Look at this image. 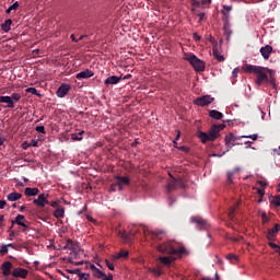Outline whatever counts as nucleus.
I'll use <instances>...</instances> for the list:
<instances>
[{"mask_svg": "<svg viewBox=\"0 0 280 280\" xmlns=\"http://www.w3.org/2000/svg\"><path fill=\"white\" fill-rule=\"evenodd\" d=\"M241 139H252V141H257V139H259V135L254 133L249 136H242Z\"/></svg>", "mask_w": 280, "mask_h": 280, "instance_id": "4c0bfd02", "label": "nucleus"}, {"mask_svg": "<svg viewBox=\"0 0 280 280\" xmlns=\"http://www.w3.org/2000/svg\"><path fill=\"white\" fill-rule=\"evenodd\" d=\"M257 185H260V187H266L268 185V183H266L264 180H257Z\"/></svg>", "mask_w": 280, "mask_h": 280, "instance_id": "6e6d98bb", "label": "nucleus"}, {"mask_svg": "<svg viewBox=\"0 0 280 280\" xmlns=\"http://www.w3.org/2000/svg\"><path fill=\"white\" fill-rule=\"evenodd\" d=\"M0 269L2 270V275L4 277H10L12 275V262L11 261H4Z\"/></svg>", "mask_w": 280, "mask_h": 280, "instance_id": "dca6fc26", "label": "nucleus"}, {"mask_svg": "<svg viewBox=\"0 0 280 280\" xmlns=\"http://www.w3.org/2000/svg\"><path fill=\"white\" fill-rule=\"evenodd\" d=\"M192 36H194V39L198 43V42H200V35H198V33H194L192 34Z\"/></svg>", "mask_w": 280, "mask_h": 280, "instance_id": "4d7b16f0", "label": "nucleus"}, {"mask_svg": "<svg viewBox=\"0 0 280 280\" xmlns=\"http://www.w3.org/2000/svg\"><path fill=\"white\" fill-rule=\"evenodd\" d=\"M149 272H151V275H153L154 277H161V275H163L161 268H150Z\"/></svg>", "mask_w": 280, "mask_h": 280, "instance_id": "2f4dec72", "label": "nucleus"}, {"mask_svg": "<svg viewBox=\"0 0 280 280\" xmlns=\"http://www.w3.org/2000/svg\"><path fill=\"white\" fill-rule=\"evenodd\" d=\"M30 147H31V148H38V141H37V140H32V141L30 142Z\"/></svg>", "mask_w": 280, "mask_h": 280, "instance_id": "3c124183", "label": "nucleus"}, {"mask_svg": "<svg viewBox=\"0 0 280 280\" xmlns=\"http://www.w3.org/2000/svg\"><path fill=\"white\" fill-rule=\"evenodd\" d=\"M237 137H235L233 133H229L228 136H225V145L226 148H233L234 145H237V143H235V141H237Z\"/></svg>", "mask_w": 280, "mask_h": 280, "instance_id": "a211bd4d", "label": "nucleus"}, {"mask_svg": "<svg viewBox=\"0 0 280 280\" xmlns=\"http://www.w3.org/2000/svg\"><path fill=\"white\" fill-rule=\"evenodd\" d=\"M15 233L14 231H12V229H9V237H14Z\"/></svg>", "mask_w": 280, "mask_h": 280, "instance_id": "e2e57ef3", "label": "nucleus"}, {"mask_svg": "<svg viewBox=\"0 0 280 280\" xmlns=\"http://www.w3.org/2000/svg\"><path fill=\"white\" fill-rule=\"evenodd\" d=\"M79 255H80V250H72L69 257L70 264L73 261V259H77Z\"/></svg>", "mask_w": 280, "mask_h": 280, "instance_id": "c9c22d12", "label": "nucleus"}, {"mask_svg": "<svg viewBox=\"0 0 280 280\" xmlns=\"http://www.w3.org/2000/svg\"><path fill=\"white\" fill-rule=\"evenodd\" d=\"M128 257V252L121 250L117 256H114V259H121Z\"/></svg>", "mask_w": 280, "mask_h": 280, "instance_id": "ea45409f", "label": "nucleus"}, {"mask_svg": "<svg viewBox=\"0 0 280 280\" xmlns=\"http://www.w3.org/2000/svg\"><path fill=\"white\" fill-rule=\"evenodd\" d=\"M272 205H275V207H280V196L273 198Z\"/></svg>", "mask_w": 280, "mask_h": 280, "instance_id": "de8ad7c7", "label": "nucleus"}, {"mask_svg": "<svg viewBox=\"0 0 280 280\" xmlns=\"http://www.w3.org/2000/svg\"><path fill=\"white\" fill-rule=\"evenodd\" d=\"M117 235L118 237L124 240L125 244H130V242H132V238L126 232L118 231Z\"/></svg>", "mask_w": 280, "mask_h": 280, "instance_id": "393cba45", "label": "nucleus"}, {"mask_svg": "<svg viewBox=\"0 0 280 280\" xmlns=\"http://www.w3.org/2000/svg\"><path fill=\"white\" fill-rule=\"evenodd\" d=\"M119 82H121V77L110 75L104 81V84L110 86V84H119Z\"/></svg>", "mask_w": 280, "mask_h": 280, "instance_id": "aec40b11", "label": "nucleus"}, {"mask_svg": "<svg viewBox=\"0 0 280 280\" xmlns=\"http://www.w3.org/2000/svg\"><path fill=\"white\" fill-rule=\"evenodd\" d=\"M240 73V68H235L233 71H232V78H237V74Z\"/></svg>", "mask_w": 280, "mask_h": 280, "instance_id": "603ef678", "label": "nucleus"}, {"mask_svg": "<svg viewBox=\"0 0 280 280\" xmlns=\"http://www.w3.org/2000/svg\"><path fill=\"white\" fill-rule=\"evenodd\" d=\"M85 268L88 270H92L93 277H95L96 279L104 280L106 273L95 267V265L88 262Z\"/></svg>", "mask_w": 280, "mask_h": 280, "instance_id": "1a4fd4ad", "label": "nucleus"}, {"mask_svg": "<svg viewBox=\"0 0 280 280\" xmlns=\"http://www.w3.org/2000/svg\"><path fill=\"white\" fill-rule=\"evenodd\" d=\"M103 280H113V273H109L108 276H104Z\"/></svg>", "mask_w": 280, "mask_h": 280, "instance_id": "13d9d810", "label": "nucleus"}, {"mask_svg": "<svg viewBox=\"0 0 280 280\" xmlns=\"http://www.w3.org/2000/svg\"><path fill=\"white\" fill-rule=\"evenodd\" d=\"M213 102H215V98L212 97L211 95H203L194 100V104L196 106H201V107L209 106V104H213Z\"/></svg>", "mask_w": 280, "mask_h": 280, "instance_id": "6e6552de", "label": "nucleus"}, {"mask_svg": "<svg viewBox=\"0 0 280 280\" xmlns=\"http://www.w3.org/2000/svg\"><path fill=\"white\" fill-rule=\"evenodd\" d=\"M55 218H65V208H57L54 212Z\"/></svg>", "mask_w": 280, "mask_h": 280, "instance_id": "7c9ffc66", "label": "nucleus"}, {"mask_svg": "<svg viewBox=\"0 0 280 280\" xmlns=\"http://www.w3.org/2000/svg\"><path fill=\"white\" fill-rule=\"evenodd\" d=\"M3 143H5V138H3V136H0V145H3Z\"/></svg>", "mask_w": 280, "mask_h": 280, "instance_id": "774afa93", "label": "nucleus"}, {"mask_svg": "<svg viewBox=\"0 0 280 280\" xmlns=\"http://www.w3.org/2000/svg\"><path fill=\"white\" fill-rule=\"evenodd\" d=\"M79 280H91V275L90 273H84V272H80L78 276Z\"/></svg>", "mask_w": 280, "mask_h": 280, "instance_id": "e433bc0d", "label": "nucleus"}, {"mask_svg": "<svg viewBox=\"0 0 280 280\" xmlns=\"http://www.w3.org/2000/svg\"><path fill=\"white\" fill-rule=\"evenodd\" d=\"M106 261V266L109 270H115V265H113V262H110V260H105Z\"/></svg>", "mask_w": 280, "mask_h": 280, "instance_id": "8fccbe9b", "label": "nucleus"}, {"mask_svg": "<svg viewBox=\"0 0 280 280\" xmlns=\"http://www.w3.org/2000/svg\"><path fill=\"white\" fill-rule=\"evenodd\" d=\"M1 30L4 31L5 33L10 32V30H12V20H5L4 23L1 24Z\"/></svg>", "mask_w": 280, "mask_h": 280, "instance_id": "cd10ccee", "label": "nucleus"}, {"mask_svg": "<svg viewBox=\"0 0 280 280\" xmlns=\"http://www.w3.org/2000/svg\"><path fill=\"white\" fill-rule=\"evenodd\" d=\"M0 104H8L7 108H14V101L11 96H0Z\"/></svg>", "mask_w": 280, "mask_h": 280, "instance_id": "4be33fe9", "label": "nucleus"}, {"mask_svg": "<svg viewBox=\"0 0 280 280\" xmlns=\"http://www.w3.org/2000/svg\"><path fill=\"white\" fill-rule=\"evenodd\" d=\"M270 248H273V250L279 248V245L275 244L272 241H269Z\"/></svg>", "mask_w": 280, "mask_h": 280, "instance_id": "864d4df0", "label": "nucleus"}, {"mask_svg": "<svg viewBox=\"0 0 280 280\" xmlns=\"http://www.w3.org/2000/svg\"><path fill=\"white\" fill-rule=\"evenodd\" d=\"M232 183H233V177L229 176L226 180V185H232Z\"/></svg>", "mask_w": 280, "mask_h": 280, "instance_id": "680f3d73", "label": "nucleus"}, {"mask_svg": "<svg viewBox=\"0 0 280 280\" xmlns=\"http://www.w3.org/2000/svg\"><path fill=\"white\" fill-rule=\"evenodd\" d=\"M242 174V167L237 166L228 173V176H235Z\"/></svg>", "mask_w": 280, "mask_h": 280, "instance_id": "72a5a7b5", "label": "nucleus"}, {"mask_svg": "<svg viewBox=\"0 0 280 280\" xmlns=\"http://www.w3.org/2000/svg\"><path fill=\"white\" fill-rule=\"evenodd\" d=\"M67 272H69V275H77L78 277L80 276V273L82 272V269L77 268V269H68Z\"/></svg>", "mask_w": 280, "mask_h": 280, "instance_id": "a19ab883", "label": "nucleus"}, {"mask_svg": "<svg viewBox=\"0 0 280 280\" xmlns=\"http://www.w3.org/2000/svg\"><path fill=\"white\" fill-rule=\"evenodd\" d=\"M22 148H23V150H27V148H30V144H27V142H23Z\"/></svg>", "mask_w": 280, "mask_h": 280, "instance_id": "69168bd1", "label": "nucleus"}, {"mask_svg": "<svg viewBox=\"0 0 280 280\" xmlns=\"http://www.w3.org/2000/svg\"><path fill=\"white\" fill-rule=\"evenodd\" d=\"M22 197L23 195H21L20 192H11L7 196V199L10 202H16V200H21Z\"/></svg>", "mask_w": 280, "mask_h": 280, "instance_id": "b1692460", "label": "nucleus"}, {"mask_svg": "<svg viewBox=\"0 0 280 280\" xmlns=\"http://www.w3.org/2000/svg\"><path fill=\"white\" fill-rule=\"evenodd\" d=\"M209 117H211V119H215L217 121H220L224 119V114H222L218 109H211L209 110Z\"/></svg>", "mask_w": 280, "mask_h": 280, "instance_id": "412c9836", "label": "nucleus"}, {"mask_svg": "<svg viewBox=\"0 0 280 280\" xmlns=\"http://www.w3.org/2000/svg\"><path fill=\"white\" fill-rule=\"evenodd\" d=\"M15 224L23 228L22 233H25V231L30 229V221H26L25 215L23 214H18L15 217V220L12 221V225L10 226V229H14Z\"/></svg>", "mask_w": 280, "mask_h": 280, "instance_id": "0eeeda50", "label": "nucleus"}, {"mask_svg": "<svg viewBox=\"0 0 280 280\" xmlns=\"http://www.w3.org/2000/svg\"><path fill=\"white\" fill-rule=\"evenodd\" d=\"M12 277H15L16 279H27V275H30V271L27 269H24V268H15L13 269L12 271Z\"/></svg>", "mask_w": 280, "mask_h": 280, "instance_id": "9d476101", "label": "nucleus"}, {"mask_svg": "<svg viewBox=\"0 0 280 280\" xmlns=\"http://www.w3.org/2000/svg\"><path fill=\"white\" fill-rule=\"evenodd\" d=\"M152 237L155 240H163L165 237V231L163 230H155L151 232Z\"/></svg>", "mask_w": 280, "mask_h": 280, "instance_id": "bb28decb", "label": "nucleus"}, {"mask_svg": "<svg viewBox=\"0 0 280 280\" xmlns=\"http://www.w3.org/2000/svg\"><path fill=\"white\" fill-rule=\"evenodd\" d=\"M212 54H213V57L215 58V60H218L219 62H224V56H222V54H220V51H218V48H213Z\"/></svg>", "mask_w": 280, "mask_h": 280, "instance_id": "c85d7f7f", "label": "nucleus"}, {"mask_svg": "<svg viewBox=\"0 0 280 280\" xmlns=\"http://www.w3.org/2000/svg\"><path fill=\"white\" fill-rule=\"evenodd\" d=\"M158 250L163 255H177L178 257L186 253L185 246L176 241H168L159 245Z\"/></svg>", "mask_w": 280, "mask_h": 280, "instance_id": "f03ea898", "label": "nucleus"}, {"mask_svg": "<svg viewBox=\"0 0 280 280\" xmlns=\"http://www.w3.org/2000/svg\"><path fill=\"white\" fill-rule=\"evenodd\" d=\"M49 195L40 194L37 199L33 200V203L36 205V207H45V205H49V200H47V197Z\"/></svg>", "mask_w": 280, "mask_h": 280, "instance_id": "ddd939ff", "label": "nucleus"}, {"mask_svg": "<svg viewBox=\"0 0 280 280\" xmlns=\"http://www.w3.org/2000/svg\"><path fill=\"white\" fill-rule=\"evenodd\" d=\"M178 150L187 153V152H189V147L182 145V147H178Z\"/></svg>", "mask_w": 280, "mask_h": 280, "instance_id": "5fc2aeb1", "label": "nucleus"}, {"mask_svg": "<svg viewBox=\"0 0 280 280\" xmlns=\"http://www.w3.org/2000/svg\"><path fill=\"white\" fill-rule=\"evenodd\" d=\"M8 248H14V245L8 244V245H2L0 248V254L1 255H7Z\"/></svg>", "mask_w": 280, "mask_h": 280, "instance_id": "f704fd0d", "label": "nucleus"}, {"mask_svg": "<svg viewBox=\"0 0 280 280\" xmlns=\"http://www.w3.org/2000/svg\"><path fill=\"white\" fill-rule=\"evenodd\" d=\"M184 59L187 60V62H189L191 65V67L195 69V71H205V61L200 60L199 58H197L196 55L194 54H186Z\"/></svg>", "mask_w": 280, "mask_h": 280, "instance_id": "20e7f679", "label": "nucleus"}, {"mask_svg": "<svg viewBox=\"0 0 280 280\" xmlns=\"http://www.w3.org/2000/svg\"><path fill=\"white\" fill-rule=\"evenodd\" d=\"M95 73L93 71L85 69L79 73L75 74L77 80H89V78H93Z\"/></svg>", "mask_w": 280, "mask_h": 280, "instance_id": "2eb2a0df", "label": "nucleus"}, {"mask_svg": "<svg viewBox=\"0 0 280 280\" xmlns=\"http://www.w3.org/2000/svg\"><path fill=\"white\" fill-rule=\"evenodd\" d=\"M235 211H237V203L231 207L228 213L229 219L232 221L235 220Z\"/></svg>", "mask_w": 280, "mask_h": 280, "instance_id": "c756f323", "label": "nucleus"}, {"mask_svg": "<svg viewBox=\"0 0 280 280\" xmlns=\"http://www.w3.org/2000/svg\"><path fill=\"white\" fill-rule=\"evenodd\" d=\"M243 71L245 73H252L253 75H256L255 84L257 86H261V84L268 83V73H272V70L268 68H264L261 66H253L246 63L243 66Z\"/></svg>", "mask_w": 280, "mask_h": 280, "instance_id": "f257e3e1", "label": "nucleus"}, {"mask_svg": "<svg viewBox=\"0 0 280 280\" xmlns=\"http://www.w3.org/2000/svg\"><path fill=\"white\" fill-rule=\"evenodd\" d=\"M39 191L40 190L38 188H30V187H27V188H25L24 194L27 197H32V196H38Z\"/></svg>", "mask_w": 280, "mask_h": 280, "instance_id": "a878e982", "label": "nucleus"}, {"mask_svg": "<svg viewBox=\"0 0 280 280\" xmlns=\"http://www.w3.org/2000/svg\"><path fill=\"white\" fill-rule=\"evenodd\" d=\"M191 222L197 224V226L200 231H202V229H207V226H208L207 221L200 217L191 218Z\"/></svg>", "mask_w": 280, "mask_h": 280, "instance_id": "f3484780", "label": "nucleus"}, {"mask_svg": "<svg viewBox=\"0 0 280 280\" xmlns=\"http://www.w3.org/2000/svg\"><path fill=\"white\" fill-rule=\"evenodd\" d=\"M280 231V225L279 224H275L273 228L269 229L267 232V240H269V242H275V237H277V234Z\"/></svg>", "mask_w": 280, "mask_h": 280, "instance_id": "f8f14e48", "label": "nucleus"}, {"mask_svg": "<svg viewBox=\"0 0 280 280\" xmlns=\"http://www.w3.org/2000/svg\"><path fill=\"white\" fill-rule=\"evenodd\" d=\"M198 16H199V23L205 21V13H199Z\"/></svg>", "mask_w": 280, "mask_h": 280, "instance_id": "052dcab7", "label": "nucleus"}, {"mask_svg": "<svg viewBox=\"0 0 280 280\" xmlns=\"http://www.w3.org/2000/svg\"><path fill=\"white\" fill-rule=\"evenodd\" d=\"M26 93H31L32 95H36V97H43L40 93H38V90L36 88H27Z\"/></svg>", "mask_w": 280, "mask_h": 280, "instance_id": "473e14b6", "label": "nucleus"}, {"mask_svg": "<svg viewBox=\"0 0 280 280\" xmlns=\"http://www.w3.org/2000/svg\"><path fill=\"white\" fill-rule=\"evenodd\" d=\"M182 187H185V179L183 177L171 176L167 180L166 191L171 194L174 189H182Z\"/></svg>", "mask_w": 280, "mask_h": 280, "instance_id": "39448f33", "label": "nucleus"}, {"mask_svg": "<svg viewBox=\"0 0 280 280\" xmlns=\"http://www.w3.org/2000/svg\"><path fill=\"white\" fill-rule=\"evenodd\" d=\"M262 222H268V215H266V213H262Z\"/></svg>", "mask_w": 280, "mask_h": 280, "instance_id": "338daca9", "label": "nucleus"}, {"mask_svg": "<svg viewBox=\"0 0 280 280\" xmlns=\"http://www.w3.org/2000/svg\"><path fill=\"white\" fill-rule=\"evenodd\" d=\"M5 200H0V209H5Z\"/></svg>", "mask_w": 280, "mask_h": 280, "instance_id": "bf43d9fd", "label": "nucleus"}, {"mask_svg": "<svg viewBox=\"0 0 280 280\" xmlns=\"http://www.w3.org/2000/svg\"><path fill=\"white\" fill-rule=\"evenodd\" d=\"M70 38H71V40H72L73 43H78V42H79V39L75 38V35H74V34H71Z\"/></svg>", "mask_w": 280, "mask_h": 280, "instance_id": "0e129e2a", "label": "nucleus"}, {"mask_svg": "<svg viewBox=\"0 0 280 280\" xmlns=\"http://www.w3.org/2000/svg\"><path fill=\"white\" fill-rule=\"evenodd\" d=\"M226 259H228L229 261H231L232 264H235V261H237V256H236L235 254H229V255L226 256Z\"/></svg>", "mask_w": 280, "mask_h": 280, "instance_id": "79ce46f5", "label": "nucleus"}, {"mask_svg": "<svg viewBox=\"0 0 280 280\" xmlns=\"http://www.w3.org/2000/svg\"><path fill=\"white\" fill-rule=\"evenodd\" d=\"M256 191L258 196H260V198H264V196L266 195V190L262 188H256Z\"/></svg>", "mask_w": 280, "mask_h": 280, "instance_id": "09e8293b", "label": "nucleus"}, {"mask_svg": "<svg viewBox=\"0 0 280 280\" xmlns=\"http://www.w3.org/2000/svg\"><path fill=\"white\" fill-rule=\"evenodd\" d=\"M12 102H19L21 100V94L13 93L11 96Z\"/></svg>", "mask_w": 280, "mask_h": 280, "instance_id": "c03bdc74", "label": "nucleus"}, {"mask_svg": "<svg viewBox=\"0 0 280 280\" xmlns=\"http://www.w3.org/2000/svg\"><path fill=\"white\" fill-rule=\"evenodd\" d=\"M69 91H71V85H69V84H66V83H62L59 88H58V90H57V92H56V95H57V97H67V94L69 93Z\"/></svg>", "mask_w": 280, "mask_h": 280, "instance_id": "9b49d317", "label": "nucleus"}, {"mask_svg": "<svg viewBox=\"0 0 280 280\" xmlns=\"http://www.w3.org/2000/svg\"><path fill=\"white\" fill-rule=\"evenodd\" d=\"M36 132H40V135H46L47 131H45V126H37L35 128Z\"/></svg>", "mask_w": 280, "mask_h": 280, "instance_id": "49530a36", "label": "nucleus"}, {"mask_svg": "<svg viewBox=\"0 0 280 280\" xmlns=\"http://www.w3.org/2000/svg\"><path fill=\"white\" fill-rule=\"evenodd\" d=\"M260 54L264 60H268L270 58V54H272V46L266 45L260 48Z\"/></svg>", "mask_w": 280, "mask_h": 280, "instance_id": "6ab92c4d", "label": "nucleus"}, {"mask_svg": "<svg viewBox=\"0 0 280 280\" xmlns=\"http://www.w3.org/2000/svg\"><path fill=\"white\" fill-rule=\"evenodd\" d=\"M226 128V125L219 124V125H212L209 129L208 133L205 131H199L197 133L198 139H200L201 143H208V141H215L220 137V131L224 130Z\"/></svg>", "mask_w": 280, "mask_h": 280, "instance_id": "7ed1b4c3", "label": "nucleus"}, {"mask_svg": "<svg viewBox=\"0 0 280 280\" xmlns=\"http://www.w3.org/2000/svg\"><path fill=\"white\" fill-rule=\"evenodd\" d=\"M269 78H268V82H267V84H271V85H275V71H272V72H269Z\"/></svg>", "mask_w": 280, "mask_h": 280, "instance_id": "37998d69", "label": "nucleus"}, {"mask_svg": "<svg viewBox=\"0 0 280 280\" xmlns=\"http://www.w3.org/2000/svg\"><path fill=\"white\" fill-rule=\"evenodd\" d=\"M191 5H192V9L191 11L195 12V8H200V1L198 0H191Z\"/></svg>", "mask_w": 280, "mask_h": 280, "instance_id": "a18cd8bd", "label": "nucleus"}, {"mask_svg": "<svg viewBox=\"0 0 280 280\" xmlns=\"http://www.w3.org/2000/svg\"><path fill=\"white\" fill-rule=\"evenodd\" d=\"M66 250H80V244L71 238L66 241V245L63 247Z\"/></svg>", "mask_w": 280, "mask_h": 280, "instance_id": "4468645a", "label": "nucleus"}, {"mask_svg": "<svg viewBox=\"0 0 280 280\" xmlns=\"http://www.w3.org/2000/svg\"><path fill=\"white\" fill-rule=\"evenodd\" d=\"M174 257L173 256H161L159 257V261H161V264H163V266H172V261H174Z\"/></svg>", "mask_w": 280, "mask_h": 280, "instance_id": "5701e85b", "label": "nucleus"}, {"mask_svg": "<svg viewBox=\"0 0 280 280\" xmlns=\"http://www.w3.org/2000/svg\"><path fill=\"white\" fill-rule=\"evenodd\" d=\"M127 185H130V178L126 176H117L116 182L110 185V191H121Z\"/></svg>", "mask_w": 280, "mask_h": 280, "instance_id": "423d86ee", "label": "nucleus"}, {"mask_svg": "<svg viewBox=\"0 0 280 280\" xmlns=\"http://www.w3.org/2000/svg\"><path fill=\"white\" fill-rule=\"evenodd\" d=\"M12 10H19V2H14L11 7H9L5 11L7 14H10V12H12Z\"/></svg>", "mask_w": 280, "mask_h": 280, "instance_id": "58836bf2", "label": "nucleus"}]
</instances>
